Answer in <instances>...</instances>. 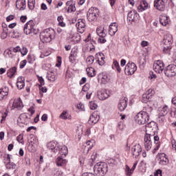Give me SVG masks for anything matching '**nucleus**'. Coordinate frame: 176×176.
Listing matches in <instances>:
<instances>
[{
	"label": "nucleus",
	"instance_id": "obj_60",
	"mask_svg": "<svg viewBox=\"0 0 176 176\" xmlns=\"http://www.w3.org/2000/svg\"><path fill=\"white\" fill-rule=\"evenodd\" d=\"M171 144H172L173 149H175V151H176V142H175V140H173L171 141Z\"/></svg>",
	"mask_w": 176,
	"mask_h": 176
},
{
	"label": "nucleus",
	"instance_id": "obj_7",
	"mask_svg": "<svg viewBox=\"0 0 176 176\" xmlns=\"http://www.w3.org/2000/svg\"><path fill=\"white\" fill-rule=\"evenodd\" d=\"M100 11L97 8H91L89 9L87 17L88 21H97V19L98 18Z\"/></svg>",
	"mask_w": 176,
	"mask_h": 176
},
{
	"label": "nucleus",
	"instance_id": "obj_28",
	"mask_svg": "<svg viewBox=\"0 0 176 176\" xmlns=\"http://www.w3.org/2000/svg\"><path fill=\"white\" fill-rule=\"evenodd\" d=\"M98 120H100V116H98L97 114H92L89 117V122H91L94 124H96V123H97V122H98Z\"/></svg>",
	"mask_w": 176,
	"mask_h": 176
},
{
	"label": "nucleus",
	"instance_id": "obj_46",
	"mask_svg": "<svg viewBox=\"0 0 176 176\" xmlns=\"http://www.w3.org/2000/svg\"><path fill=\"white\" fill-rule=\"evenodd\" d=\"M24 86H25V83L24 82H16V87L21 90V89H23Z\"/></svg>",
	"mask_w": 176,
	"mask_h": 176
},
{
	"label": "nucleus",
	"instance_id": "obj_13",
	"mask_svg": "<svg viewBox=\"0 0 176 176\" xmlns=\"http://www.w3.org/2000/svg\"><path fill=\"white\" fill-rule=\"evenodd\" d=\"M98 97L99 100L102 101L107 100V98L109 97V91L107 89H101L100 91H98Z\"/></svg>",
	"mask_w": 176,
	"mask_h": 176
},
{
	"label": "nucleus",
	"instance_id": "obj_29",
	"mask_svg": "<svg viewBox=\"0 0 176 176\" xmlns=\"http://www.w3.org/2000/svg\"><path fill=\"white\" fill-rule=\"evenodd\" d=\"M17 71V67H13L12 68H10V69H8V71L7 72V75L8 76V78H13V76H14V74H16Z\"/></svg>",
	"mask_w": 176,
	"mask_h": 176
},
{
	"label": "nucleus",
	"instance_id": "obj_26",
	"mask_svg": "<svg viewBox=\"0 0 176 176\" xmlns=\"http://www.w3.org/2000/svg\"><path fill=\"white\" fill-rule=\"evenodd\" d=\"M96 145V141L94 140H89L86 142L85 149L87 150V152L90 151Z\"/></svg>",
	"mask_w": 176,
	"mask_h": 176
},
{
	"label": "nucleus",
	"instance_id": "obj_3",
	"mask_svg": "<svg viewBox=\"0 0 176 176\" xmlns=\"http://www.w3.org/2000/svg\"><path fill=\"white\" fill-rule=\"evenodd\" d=\"M54 38H56V31L52 28L45 29L40 34V39L43 43H49Z\"/></svg>",
	"mask_w": 176,
	"mask_h": 176
},
{
	"label": "nucleus",
	"instance_id": "obj_8",
	"mask_svg": "<svg viewBox=\"0 0 176 176\" xmlns=\"http://www.w3.org/2000/svg\"><path fill=\"white\" fill-rule=\"evenodd\" d=\"M164 74L168 78L176 76V65L174 64L168 65L164 69Z\"/></svg>",
	"mask_w": 176,
	"mask_h": 176
},
{
	"label": "nucleus",
	"instance_id": "obj_1",
	"mask_svg": "<svg viewBox=\"0 0 176 176\" xmlns=\"http://www.w3.org/2000/svg\"><path fill=\"white\" fill-rule=\"evenodd\" d=\"M157 131V124L155 122H150L146 125V135L144 136V147L146 151H150L152 148V141H154L156 144L153 150V153L160 148V143H159L160 138L157 135L155 136Z\"/></svg>",
	"mask_w": 176,
	"mask_h": 176
},
{
	"label": "nucleus",
	"instance_id": "obj_54",
	"mask_svg": "<svg viewBox=\"0 0 176 176\" xmlns=\"http://www.w3.org/2000/svg\"><path fill=\"white\" fill-rule=\"evenodd\" d=\"M30 138V142H34V141H35V144H38V139L35 138V136H34V135H31Z\"/></svg>",
	"mask_w": 176,
	"mask_h": 176
},
{
	"label": "nucleus",
	"instance_id": "obj_37",
	"mask_svg": "<svg viewBox=\"0 0 176 176\" xmlns=\"http://www.w3.org/2000/svg\"><path fill=\"white\" fill-rule=\"evenodd\" d=\"M76 56H78L76 52H74L73 51H72L70 54V56L69 58L70 63H74V61H75V58H76Z\"/></svg>",
	"mask_w": 176,
	"mask_h": 176
},
{
	"label": "nucleus",
	"instance_id": "obj_31",
	"mask_svg": "<svg viewBox=\"0 0 176 176\" xmlns=\"http://www.w3.org/2000/svg\"><path fill=\"white\" fill-rule=\"evenodd\" d=\"M160 23L162 24V25L166 27V25L168 24V17L166 16H161L160 17Z\"/></svg>",
	"mask_w": 176,
	"mask_h": 176
},
{
	"label": "nucleus",
	"instance_id": "obj_11",
	"mask_svg": "<svg viewBox=\"0 0 176 176\" xmlns=\"http://www.w3.org/2000/svg\"><path fill=\"white\" fill-rule=\"evenodd\" d=\"M164 69V63L162 60H157L154 63L153 70L157 74H162Z\"/></svg>",
	"mask_w": 176,
	"mask_h": 176
},
{
	"label": "nucleus",
	"instance_id": "obj_56",
	"mask_svg": "<svg viewBox=\"0 0 176 176\" xmlns=\"http://www.w3.org/2000/svg\"><path fill=\"white\" fill-rule=\"evenodd\" d=\"M108 76H103L102 78V83L105 84L108 82Z\"/></svg>",
	"mask_w": 176,
	"mask_h": 176
},
{
	"label": "nucleus",
	"instance_id": "obj_64",
	"mask_svg": "<svg viewBox=\"0 0 176 176\" xmlns=\"http://www.w3.org/2000/svg\"><path fill=\"white\" fill-rule=\"evenodd\" d=\"M82 176H96V175L92 173H85L82 175Z\"/></svg>",
	"mask_w": 176,
	"mask_h": 176
},
{
	"label": "nucleus",
	"instance_id": "obj_51",
	"mask_svg": "<svg viewBox=\"0 0 176 176\" xmlns=\"http://www.w3.org/2000/svg\"><path fill=\"white\" fill-rule=\"evenodd\" d=\"M27 64V60H23L20 63L19 68L23 69L24 67H25V65Z\"/></svg>",
	"mask_w": 176,
	"mask_h": 176
},
{
	"label": "nucleus",
	"instance_id": "obj_14",
	"mask_svg": "<svg viewBox=\"0 0 176 176\" xmlns=\"http://www.w3.org/2000/svg\"><path fill=\"white\" fill-rule=\"evenodd\" d=\"M76 27H77L78 32H80V34H83V32H85V27H86L85 20L78 19L76 24Z\"/></svg>",
	"mask_w": 176,
	"mask_h": 176
},
{
	"label": "nucleus",
	"instance_id": "obj_10",
	"mask_svg": "<svg viewBox=\"0 0 176 176\" xmlns=\"http://www.w3.org/2000/svg\"><path fill=\"white\" fill-rule=\"evenodd\" d=\"M153 94H155V91L153 89H148L146 91L145 94L142 95V102H149V101H152V97H153Z\"/></svg>",
	"mask_w": 176,
	"mask_h": 176
},
{
	"label": "nucleus",
	"instance_id": "obj_38",
	"mask_svg": "<svg viewBox=\"0 0 176 176\" xmlns=\"http://www.w3.org/2000/svg\"><path fill=\"white\" fill-rule=\"evenodd\" d=\"M125 175L127 176H131V174H133V170H131V168H130V166L128 165L125 166Z\"/></svg>",
	"mask_w": 176,
	"mask_h": 176
},
{
	"label": "nucleus",
	"instance_id": "obj_6",
	"mask_svg": "<svg viewBox=\"0 0 176 176\" xmlns=\"http://www.w3.org/2000/svg\"><path fill=\"white\" fill-rule=\"evenodd\" d=\"M23 31L26 35H31L32 34H33V35H36V34H38V30L35 28V23L32 20L26 23Z\"/></svg>",
	"mask_w": 176,
	"mask_h": 176
},
{
	"label": "nucleus",
	"instance_id": "obj_4",
	"mask_svg": "<svg viewBox=\"0 0 176 176\" xmlns=\"http://www.w3.org/2000/svg\"><path fill=\"white\" fill-rule=\"evenodd\" d=\"M108 171V165L104 162H99L94 167V172L96 175L104 176Z\"/></svg>",
	"mask_w": 176,
	"mask_h": 176
},
{
	"label": "nucleus",
	"instance_id": "obj_63",
	"mask_svg": "<svg viewBox=\"0 0 176 176\" xmlns=\"http://www.w3.org/2000/svg\"><path fill=\"white\" fill-rule=\"evenodd\" d=\"M141 45L142 47H145V46H148V45H149V43H148V41H142Z\"/></svg>",
	"mask_w": 176,
	"mask_h": 176
},
{
	"label": "nucleus",
	"instance_id": "obj_33",
	"mask_svg": "<svg viewBox=\"0 0 176 176\" xmlns=\"http://www.w3.org/2000/svg\"><path fill=\"white\" fill-rule=\"evenodd\" d=\"M65 163H67V161L63 159V157H58L56 159V165L58 166L63 167V166H64V164H65Z\"/></svg>",
	"mask_w": 176,
	"mask_h": 176
},
{
	"label": "nucleus",
	"instance_id": "obj_58",
	"mask_svg": "<svg viewBox=\"0 0 176 176\" xmlns=\"http://www.w3.org/2000/svg\"><path fill=\"white\" fill-rule=\"evenodd\" d=\"M150 76L148 77L150 79H156V74H153V72H150Z\"/></svg>",
	"mask_w": 176,
	"mask_h": 176
},
{
	"label": "nucleus",
	"instance_id": "obj_59",
	"mask_svg": "<svg viewBox=\"0 0 176 176\" xmlns=\"http://www.w3.org/2000/svg\"><path fill=\"white\" fill-rule=\"evenodd\" d=\"M24 80H25L24 77H23V76L19 77L17 79L16 83L24 82Z\"/></svg>",
	"mask_w": 176,
	"mask_h": 176
},
{
	"label": "nucleus",
	"instance_id": "obj_18",
	"mask_svg": "<svg viewBox=\"0 0 176 176\" xmlns=\"http://www.w3.org/2000/svg\"><path fill=\"white\" fill-rule=\"evenodd\" d=\"M132 155L135 156V157H138L140 156V153L142 152V149L141 148V146L140 144H137L132 147Z\"/></svg>",
	"mask_w": 176,
	"mask_h": 176
},
{
	"label": "nucleus",
	"instance_id": "obj_39",
	"mask_svg": "<svg viewBox=\"0 0 176 176\" xmlns=\"http://www.w3.org/2000/svg\"><path fill=\"white\" fill-rule=\"evenodd\" d=\"M87 64H88L89 65L93 64V63H94V56H89L87 58Z\"/></svg>",
	"mask_w": 176,
	"mask_h": 176
},
{
	"label": "nucleus",
	"instance_id": "obj_17",
	"mask_svg": "<svg viewBox=\"0 0 176 176\" xmlns=\"http://www.w3.org/2000/svg\"><path fill=\"white\" fill-rule=\"evenodd\" d=\"M58 146H57V143L53 141L47 144V148L50 149L52 152H54V153H57V152H58Z\"/></svg>",
	"mask_w": 176,
	"mask_h": 176
},
{
	"label": "nucleus",
	"instance_id": "obj_22",
	"mask_svg": "<svg viewBox=\"0 0 176 176\" xmlns=\"http://www.w3.org/2000/svg\"><path fill=\"white\" fill-rule=\"evenodd\" d=\"M27 7L25 4V0H16V8L19 10H24Z\"/></svg>",
	"mask_w": 176,
	"mask_h": 176
},
{
	"label": "nucleus",
	"instance_id": "obj_61",
	"mask_svg": "<svg viewBox=\"0 0 176 176\" xmlns=\"http://www.w3.org/2000/svg\"><path fill=\"white\" fill-rule=\"evenodd\" d=\"M20 20H21V23H25V21L27 20V16H21L20 17Z\"/></svg>",
	"mask_w": 176,
	"mask_h": 176
},
{
	"label": "nucleus",
	"instance_id": "obj_42",
	"mask_svg": "<svg viewBox=\"0 0 176 176\" xmlns=\"http://www.w3.org/2000/svg\"><path fill=\"white\" fill-rule=\"evenodd\" d=\"M113 65L115 68L117 69L118 72L120 73L122 71V69H120V65H119V63L118 62V60L113 61Z\"/></svg>",
	"mask_w": 176,
	"mask_h": 176
},
{
	"label": "nucleus",
	"instance_id": "obj_44",
	"mask_svg": "<svg viewBox=\"0 0 176 176\" xmlns=\"http://www.w3.org/2000/svg\"><path fill=\"white\" fill-rule=\"evenodd\" d=\"M76 10V8L75 7V5L72 4L70 6L68 7L67 8V12L69 13H71L72 12H75Z\"/></svg>",
	"mask_w": 176,
	"mask_h": 176
},
{
	"label": "nucleus",
	"instance_id": "obj_12",
	"mask_svg": "<svg viewBox=\"0 0 176 176\" xmlns=\"http://www.w3.org/2000/svg\"><path fill=\"white\" fill-rule=\"evenodd\" d=\"M67 39L69 42H71L72 43H73V45H75L76 43H79L82 38L80 37L79 34H76L69 36L67 37Z\"/></svg>",
	"mask_w": 176,
	"mask_h": 176
},
{
	"label": "nucleus",
	"instance_id": "obj_20",
	"mask_svg": "<svg viewBox=\"0 0 176 176\" xmlns=\"http://www.w3.org/2000/svg\"><path fill=\"white\" fill-rule=\"evenodd\" d=\"M96 33L100 38H105L108 32L104 28V27L100 26L96 29Z\"/></svg>",
	"mask_w": 176,
	"mask_h": 176
},
{
	"label": "nucleus",
	"instance_id": "obj_24",
	"mask_svg": "<svg viewBox=\"0 0 176 176\" xmlns=\"http://www.w3.org/2000/svg\"><path fill=\"white\" fill-rule=\"evenodd\" d=\"M170 109H168V106L165 105L163 108L159 109V116H166L167 113H168Z\"/></svg>",
	"mask_w": 176,
	"mask_h": 176
},
{
	"label": "nucleus",
	"instance_id": "obj_47",
	"mask_svg": "<svg viewBox=\"0 0 176 176\" xmlns=\"http://www.w3.org/2000/svg\"><path fill=\"white\" fill-rule=\"evenodd\" d=\"M23 140V135L21 134L18 135L16 138V141H18V142H20L21 144H24V140Z\"/></svg>",
	"mask_w": 176,
	"mask_h": 176
},
{
	"label": "nucleus",
	"instance_id": "obj_50",
	"mask_svg": "<svg viewBox=\"0 0 176 176\" xmlns=\"http://www.w3.org/2000/svg\"><path fill=\"white\" fill-rule=\"evenodd\" d=\"M89 89H90V85H89V84H85L82 89V91H87L89 90Z\"/></svg>",
	"mask_w": 176,
	"mask_h": 176
},
{
	"label": "nucleus",
	"instance_id": "obj_40",
	"mask_svg": "<svg viewBox=\"0 0 176 176\" xmlns=\"http://www.w3.org/2000/svg\"><path fill=\"white\" fill-rule=\"evenodd\" d=\"M89 107L92 111H94L96 108H98V106L97 105V103H96V102L91 101L89 102Z\"/></svg>",
	"mask_w": 176,
	"mask_h": 176
},
{
	"label": "nucleus",
	"instance_id": "obj_19",
	"mask_svg": "<svg viewBox=\"0 0 176 176\" xmlns=\"http://www.w3.org/2000/svg\"><path fill=\"white\" fill-rule=\"evenodd\" d=\"M58 152L61 156H67L68 155V148L65 145L58 146Z\"/></svg>",
	"mask_w": 176,
	"mask_h": 176
},
{
	"label": "nucleus",
	"instance_id": "obj_21",
	"mask_svg": "<svg viewBox=\"0 0 176 176\" xmlns=\"http://www.w3.org/2000/svg\"><path fill=\"white\" fill-rule=\"evenodd\" d=\"M116 32H118V25H116V23H112L109 25V34L111 36H113Z\"/></svg>",
	"mask_w": 176,
	"mask_h": 176
},
{
	"label": "nucleus",
	"instance_id": "obj_41",
	"mask_svg": "<svg viewBox=\"0 0 176 176\" xmlns=\"http://www.w3.org/2000/svg\"><path fill=\"white\" fill-rule=\"evenodd\" d=\"M59 118L63 120L68 119V112L63 111L60 115Z\"/></svg>",
	"mask_w": 176,
	"mask_h": 176
},
{
	"label": "nucleus",
	"instance_id": "obj_62",
	"mask_svg": "<svg viewBox=\"0 0 176 176\" xmlns=\"http://www.w3.org/2000/svg\"><path fill=\"white\" fill-rule=\"evenodd\" d=\"M41 120L46 122V120H47V114H43L41 117Z\"/></svg>",
	"mask_w": 176,
	"mask_h": 176
},
{
	"label": "nucleus",
	"instance_id": "obj_27",
	"mask_svg": "<svg viewBox=\"0 0 176 176\" xmlns=\"http://www.w3.org/2000/svg\"><path fill=\"white\" fill-rule=\"evenodd\" d=\"M9 93V88L5 87L0 91V100H3Z\"/></svg>",
	"mask_w": 176,
	"mask_h": 176
},
{
	"label": "nucleus",
	"instance_id": "obj_16",
	"mask_svg": "<svg viewBox=\"0 0 176 176\" xmlns=\"http://www.w3.org/2000/svg\"><path fill=\"white\" fill-rule=\"evenodd\" d=\"M154 6L157 9V10H164L165 5H164V1L163 0H155L154 1Z\"/></svg>",
	"mask_w": 176,
	"mask_h": 176
},
{
	"label": "nucleus",
	"instance_id": "obj_49",
	"mask_svg": "<svg viewBox=\"0 0 176 176\" xmlns=\"http://www.w3.org/2000/svg\"><path fill=\"white\" fill-rule=\"evenodd\" d=\"M8 116V112H4L2 113V116H1V123H3V122H5V120H6V117Z\"/></svg>",
	"mask_w": 176,
	"mask_h": 176
},
{
	"label": "nucleus",
	"instance_id": "obj_57",
	"mask_svg": "<svg viewBox=\"0 0 176 176\" xmlns=\"http://www.w3.org/2000/svg\"><path fill=\"white\" fill-rule=\"evenodd\" d=\"M99 43H105L107 42V40L105 39V37H100L98 38Z\"/></svg>",
	"mask_w": 176,
	"mask_h": 176
},
{
	"label": "nucleus",
	"instance_id": "obj_45",
	"mask_svg": "<svg viewBox=\"0 0 176 176\" xmlns=\"http://www.w3.org/2000/svg\"><path fill=\"white\" fill-rule=\"evenodd\" d=\"M6 168H9L10 170L12 168H16V165L13 162L12 163L8 162V164L6 165Z\"/></svg>",
	"mask_w": 176,
	"mask_h": 176
},
{
	"label": "nucleus",
	"instance_id": "obj_48",
	"mask_svg": "<svg viewBox=\"0 0 176 176\" xmlns=\"http://www.w3.org/2000/svg\"><path fill=\"white\" fill-rule=\"evenodd\" d=\"M20 52L22 56H26L27 53H28V50L26 47H23Z\"/></svg>",
	"mask_w": 176,
	"mask_h": 176
},
{
	"label": "nucleus",
	"instance_id": "obj_43",
	"mask_svg": "<svg viewBox=\"0 0 176 176\" xmlns=\"http://www.w3.org/2000/svg\"><path fill=\"white\" fill-rule=\"evenodd\" d=\"M1 39H6L8 38V28H4L1 33Z\"/></svg>",
	"mask_w": 176,
	"mask_h": 176
},
{
	"label": "nucleus",
	"instance_id": "obj_25",
	"mask_svg": "<svg viewBox=\"0 0 176 176\" xmlns=\"http://www.w3.org/2000/svg\"><path fill=\"white\" fill-rule=\"evenodd\" d=\"M168 164V159L166 157V154H162V157H160L159 164L161 166H167Z\"/></svg>",
	"mask_w": 176,
	"mask_h": 176
},
{
	"label": "nucleus",
	"instance_id": "obj_32",
	"mask_svg": "<svg viewBox=\"0 0 176 176\" xmlns=\"http://www.w3.org/2000/svg\"><path fill=\"white\" fill-rule=\"evenodd\" d=\"M87 74L88 76H91V78H93V76H96V70L93 67H87L86 69Z\"/></svg>",
	"mask_w": 176,
	"mask_h": 176
},
{
	"label": "nucleus",
	"instance_id": "obj_23",
	"mask_svg": "<svg viewBox=\"0 0 176 176\" xmlns=\"http://www.w3.org/2000/svg\"><path fill=\"white\" fill-rule=\"evenodd\" d=\"M12 107L14 108H16V109H21L23 108V102L20 98H18L16 100H14V102L12 104Z\"/></svg>",
	"mask_w": 176,
	"mask_h": 176
},
{
	"label": "nucleus",
	"instance_id": "obj_35",
	"mask_svg": "<svg viewBox=\"0 0 176 176\" xmlns=\"http://www.w3.org/2000/svg\"><path fill=\"white\" fill-rule=\"evenodd\" d=\"M138 9H140L141 12H142V10H146V9H148V3L146 1H144L143 3L139 6Z\"/></svg>",
	"mask_w": 176,
	"mask_h": 176
},
{
	"label": "nucleus",
	"instance_id": "obj_5",
	"mask_svg": "<svg viewBox=\"0 0 176 176\" xmlns=\"http://www.w3.org/2000/svg\"><path fill=\"white\" fill-rule=\"evenodd\" d=\"M163 52L164 53H170L171 50V45H173V36L171 34H165L164 36Z\"/></svg>",
	"mask_w": 176,
	"mask_h": 176
},
{
	"label": "nucleus",
	"instance_id": "obj_53",
	"mask_svg": "<svg viewBox=\"0 0 176 176\" xmlns=\"http://www.w3.org/2000/svg\"><path fill=\"white\" fill-rule=\"evenodd\" d=\"M38 81H39V86H45V80H43V78L39 77L38 78Z\"/></svg>",
	"mask_w": 176,
	"mask_h": 176
},
{
	"label": "nucleus",
	"instance_id": "obj_52",
	"mask_svg": "<svg viewBox=\"0 0 176 176\" xmlns=\"http://www.w3.org/2000/svg\"><path fill=\"white\" fill-rule=\"evenodd\" d=\"M39 90L40 91H42V93L47 92V88L46 87L39 86Z\"/></svg>",
	"mask_w": 176,
	"mask_h": 176
},
{
	"label": "nucleus",
	"instance_id": "obj_15",
	"mask_svg": "<svg viewBox=\"0 0 176 176\" xmlns=\"http://www.w3.org/2000/svg\"><path fill=\"white\" fill-rule=\"evenodd\" d=\"M127 98H122L120 100L118 107L121 112L127 108Z\"/></svg>",
	"mask_w": 176,
	"mask_h": 176
},
{
	"label": "nucleus",
	"instance_id": "obj_9",
	"mask_svg": "<svg viewBox=\"0 0 176 176\" xmlns=\"http://www.w3.org/2000/svg\"><path fill=\"white\" fill-rule=\"evenodd\" d=\"M137 71V65L134 63H128L124 69V73L126 75H133L134 72Z\"/></svg>",
	"mask_w": 176,
	"mask_h": 176
},
{
	"label": "nucleus",
	"instance_id": "obj_30",
	"mask_svg": "<svg viewBox=\"0 0 176 176\" xmlns=\"http://www.w3.org/2000/svg\"><path fill=\"white\" fill-rule=\"evenodd\" d=\"M128 19H129V21H134V19L137 17V11L131 10L128 13Z\"/></svg>",
	"mask_w": 176,
	"mask_h": 176
},
{
	"label": "nucleus",
	"instance_id": "obj_36",
	"mask_svg": "<svg viewBox=\"0 0 176 176\" xmlns=\"http://www.w3.org/2000/svg\"><path fill=\"white\" fill-rule=\"evenodd\" d=\"M47 79L50 82H54L56 80V74L54 73H50L47 76Z\"/></svg>",
	"mask_w": 176,
	"mask_h": 176
},
{
	"label": "nucleus",
	"instance_id": "obj_2",
	"mask_svg": "<svg viewBox=\"0 0 176 176\" xmlns=\"http://www.w3.org/2000/svg\"><path fill=\"white\" fill-rule=\"evenodd\" d=\"M153 109L152 107H147L146 111L139 112L135 117V120L138 124H145L149 122V115L152 113Z\"/></svg>",
	"mask_w": 176,
	"mask_h": 176
},
{
	"label": "nucleus",
	"instance_id": "obj_34",
	"mask_svg": "<svg viewBox=\"0 0 176 176\" xmlns=\"http://www.w3.org/2000/svg\"><path fill=\"white\" fill-rule=\"evenodd\" d=\"M28 6L30 10L35 9V0H28Z\"/></svg>",
	"mask_w": 176,
	"mask_h": 176
},
{
	"label": "nucleus",
	"instance_id": "obj_55",
	"mask_svg": "<svg viewBox=\"0 0 176 176\" xmlns=\"http://www.w3.org/2000/svg\"><path fill=\"white\" fill-rule=\"evenodd\" d=\"M14 53H17L18 52H21V48L19 46H16L12 49Z\"/></svg>",
	"mask_w": 176,
	"mask_h": 176
}]
</instances>
